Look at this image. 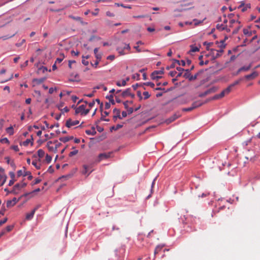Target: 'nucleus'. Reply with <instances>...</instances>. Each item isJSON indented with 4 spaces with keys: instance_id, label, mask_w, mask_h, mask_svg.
I'll use <instances>...</instances> for the list:
<instances>
[{
    "instance_id": "62",
    "label": "nucleus",
    "mask_w": 260,
    "mask_h": 260,
    "mask_svg": "<svg viewBox=\"0 0 260 260\" xmlns=\"http://www.w3.org/2000/svg\"><path fill=\"white\" fill-rule=\"evenodd\" d=\"M8 220L7 218H5L3 220L0 221V226H2L3 224L6 223Z\"/></svg>"
},
{
    "instance_id": "50",
    "label": "nucleus",
    "mask_w": 260,
    "mask_h": 260,
    "mask_svg": "<svg viewBox=\"0 0 260 260\" xmlns=\"http://www.w3.org/2000/svg\"><path fill=\"white\" fill-rule=\"evenodd\" d=\"M242 25H239L237 28H236L235 29H234V30L233 31V34H237L239 30L240 29V28L241 27Z\"/></svg>"
},
{
    "instance_id": "61",
    "label": "nucleus",
    "mask_w": 260,
    "mask_h": 260,
    "mask_svg": "<svg viewBox=\"0 0 260 260\" xmlns=\"http://www.w3.org/2000/svg\"><path fill=\"white\" fill-rule=\"evenodd\" d=\"M123 105L124 106V108L127 109V108H128V104H129V101H126L124 102L123 103Z\"/></svg>"
},
{
    "instance_id": "12",
    "label": "nucleus",
    "mask_w": 260,
    "mask_h": 260,
    "mask_svg": "<svg viewBox=\"0 0 260 260\" xmlns=\"http://www.w3.org/2000/svg\"><path fill=\"white\" fill-rule=\"evenodd\" d=\"M180 116L179 115H177V114H174L173 116L169 118L168 119H166L165 121V122L169 124L175 120L176 119H177Z\"/></svg>"
},
{
    "instance_id": "16",
    "label": "nucleus",
    "mask_w": 260,
    "mask_h": 260,
    "mask_svg": "<svg viewBox=\"0 0 260 260\" xmlns=\"http://www.w3.org/2000/svg\"><path fill=\"white\" fill-rule=\"evenodd\" d=\"M131 91V89L130 88H128L124 90L121 94V95L122 98H125L130 95V92Z\"/></svg>"
},
{
    "instance_id": "6",
    "label": "nucleus",
    "mask_w": 260,
    "mask_h": 260,
    "mask_svg": "<svg viewBox=\"0 0 260 260\" xmlns=\"http://www.w3.org/2000/svg\"><path fill=\"white\" fill-rule=\"evenodd\" d=\"M223 52V50L222 49L217 50L216 49H210V55L212 56V58L213 59H215L220 56Z\"/></svg>"
},
{
    "instance_id": "8",
    "label": "nucleus",
    "mask_w": 260,
    "mask_h": 260,
    "mask_svg": "<svg viewBox=\"0 0 260 260\" xmlns=\"http://www.w3.org/2000/svg\"><path fill=\"white\" fill-rule=\"evenodd\" d=\"M163 74H164L163 70H159V71H155L151 74V78L153 80L157 79L160 78L161 77V76H159V75H161Z\"/></svg>"
},
{
    "instance_id": "3",
    "label": "nucleus",
    "mask_w": 260,
    "mask_h": 260,
    "mask_svg": "<svg viewBox=\"0 0 260 260\" xmlns=\"http://www.w3.org/2000/svg\"><path fill=\"white\" fill-rule=\"evenodd\" d=\"M85 105H80L75 109V114H80L82 115H86L89 112V109H86V105L88 104L87 102L84 101Z\"/></svg>"
},
{
    "instance_id": "14",
    "label": "nucleus",
    "mask_w": 260,
    "mask_h": 260,
    "mask_svg": "<svg viewBox=\"0 0 260 260\" xmlns=\"http://www.w3.org/2000/svg\"><path fill=\"white\" fill-rule=\"evenodd\" d=\"M258 73L256 71L253 72L251 74L247 75L245 76V78L247 80H251L255 78L258 76Z\"/></svg>"
},
{
    "instance_id": "54",
    "label": "nucleus",
    "mask_w": 260,
    "mask_h": 260,
    "mask_svg": "<svg viewBox=\"0 0 260 260\" xmlns=\"http://www.w3.org/2000/svg\"><path fill=\"white\" fill-rule=\"evenodd\" d=\"M46 141V139H40L37 141V143H38V146H40L43 143H44Z\"/></svg>"
},
{
    "instance_id": "43",
    "label": "nucleus",
    "mask_w": 260,
    "mask_h": 260,
    "mask_svg": "<svg viewBox=\"0 0 260 260\" xmlns=\"http://www.w3.org/2000/svg\"><path fill=\"white\" fill-rule=\"evenodd\" d=\"M52 160V157L48 154H46L45 157V161L47 163H50Z\"/></svg>"
},
{
    "instance_id": "60",
    "label": "nucleus",
    "mask_w": 260,
    "mask_h": 260,
    "mask_svg": "<svg viewBox=\"0 0 260 260\" xmlns=\"http://www.w3.org/2000/svg\"><path fill=\"white\" fill-rule=\"evenodd\" d=\"M193 109V108H192V107H190L187 108H183L182 109V111H186V112H188V111H191Z\"/></svg>"
},
{
    "instance_id": "28",
    "label": "nucleus",
    "mask_w": 260,
    "mask_h": 260,
    "mask_svg": "<svg viewBox=\"0 0 260 260\" xmlns=\"http://www.w3.org/2000/svg\"><path fill=\"white\" fill-rule=\"evenodd\" d=\"M184 71L185 72V73L183 75V77L186 79H188L189 78L190 76V70L189 69H186V70H184Z\"/></svg>"
},
{
    "instance_id": "64",
    "label": "nucleus",
    "mask_w": 260,
    "mask_h": 260,
    "mask_svg": "<svg viewBox=\"0 0 260 260\" xmlns=\"http://www.w3.org/2000/svg\"><path fill=\"white\" fill-rule=\"evenodd\" d=\"M126 110L127 111V113L128 114H132L134 111V109L133 108H128Z\"/></svg>"
},
{
    "instance_id": "59",
    "label": "nucleus",
    "mask_w": 260,
    "mask_h": 260,
    "mask_svg": "<svg viewBox=\"0 0 260 260\" xmlns=\"http://www.w3.org/2000/svg\"><path fill=\"white\" fill-rule=\"evenodd\" d=\"M22 187L20 184L17 183L14 185V189H19Z\"/></svg>"
},
{
    "instance_id": "63",
    "label": "nucleus",
    "mask_w": 260,
    "mask_h": 260,
    "mask_svg": "<svg viewBox=\"0 0 260 260\" xmlns=\"http://www.w3.org/2000/svg\"><path fill=\"white\" fill-rule=\"evenodd\" d=\"M71 54L72 55L78 56L79 54V51H75L74 50H72L71 51Z\"/></svg>"
},
{
    "instance_id": "25",
    "label": "nucleus",
    "mask_w": 260,
    "mask_h": 260,
    "mask_svg": "<svg viewBox=\"0 0 260 260\" xmlns=\"http://www.w3.org/2000/svg\"><path fill=\"white\" fill-rule=\"evenodd\" d=\"M117 51L118 52L119 54L120 55H124L126 53L124 52V49L122 47V46L121 47H118L116 49Z\"/></svg>"
},
{
    "instance_id": "18",
    "label": "nucleus",
    "mask_w": 260,
    "mask_h": 260,
    "mask_svg": "<svg viewBox=\"0 0 260 260\" xmlns=\"http://www.w3.org/2000/svg\"><path fill=\"white\" fill-rule=\"evenodd\" d=\"M232 88L229 85L226 88L224 89L222 92H221V95H223L224 96L226 94H228L231 91Z\"/></svg>"
},
{
    "instance_id": "58",
    "label": "nucleus",
    "mask_w": 260,
    "mask_h": 260,
    "mask_svg": "<svg viewBox=\"0 0 260 260\" xmlns=\"http://www.w3.org/2000/svg\"><path fill=\"white\" fill-rule=\"evenodd\" d=\"M23 174H24V171L22 170H19L18 172H17V176L18 177H20L22 175L23 176Z\"/></svg>"
},
{
    "instance_id": "55",
    "label": "nucleus",
    "mask_w": 260,
    "mask_h": 260,
    "mask_svg": "<svg viewBox=\"0 0 260 260\" xmlns=\"http://www.w3.org/2000/svg\"><path fill=\"white\" fill-rule=\"evenodd\" d=\"M0 142L1 143H8L9 144V141L8 140V139L6 138H3V139H2L0 140Z\"/></svg>"
},
{
    "instance_id": "36",
    "label": "nucleus",
    "mask_w": 260,
    "mask_h": 260,
    "mask_svg": "<svg viewBox=\"0 0 260 260\" xmlns=\"http://www.w3.org/2000/svg\"><path fill=\"white\" fill-rule=\"evenodd\" d=\"M59 140L61 142H62L63 143H66V142H67L69 141H70V138H69V137H61V138H59Z\"/></svg>"
},
{
    "instance_id": "24",
    "label": "nucleus",
    "mask_w": 260,
    "mask_h": 260,
    "mask_svg": "<svg viewBox=\"0 0 260 260\" xmlns=\"http://www.w3.org/2000/svg\"><path fill=\"white\" fill-rule=\"evenodd\" d=\"M64 58V54L63 53H60L59 54V56L57 58V59H56V60L55 61V63H57V62L60 63V62H61L63 60Z\"/></svg>"
},
{
    "instance_id": "29",
    "label": "nucleus",
    "mask_w": 260,
    "mask_h": 260,
    "mask_svg": "<svg viewBox=\"0 0 260 260\" xmlns=\"http://www.w3.org/2000/svg\"><path fill=\"white\" fill-rule=\"evenodd\" d=\"M173 61L175 62H176L179 66H185L186 64V62L184 60H178L176 59H174Z\"/></svg>"
},
{
    "instance_id": "22",
    "label": "nucleus",
    "mask_w": 260,
    "mask_h": 260,
    "mask_svg": "<svg viewBox=\"0 0 260 260\" xmlns=\"http://www.w3.org/2000/svg\"><path fill=\"white\" fill-rule=\"evenodd\" d=\"M45 80V78H42L40 79H34V83L35 84H40L43 83Z\"/></svg>"
},
{
    "instance_id": "30",
    "label": "nucleus",
    "mask_w": 260,
    "mask_h": 260,
    "mask_svg": "<svg viewBox=\"0 0 260 260\" xmlns=\"http://www.w3.org/2000/svg\"><path fill=\"white\" fill-rule=\"evenodd\" d=\"M162 248H163L162 245H157L156 247L154 252V255H156V254L158 253V252L161 250Z\"/></svg>"
},
{
    "instance_id": "44",
    "label": "nucleus",
    "mask_w": 260,
    "mask_h": 260,
    "mask_svg": "<svg viewBox=\"0 0 260 260\" xmlns=\"http://www.w3.org/2000/svg\"><path fill=\"white\" fill-rule=\"evenodd\" d=\"M108 98L109 99L110 103L112 104V105H114L115 104V101H114L113 100V95L112 94H111L109 96H108Z\"/></svg>"
},
{
    "instance_id": "7",
    "label": "nucleus",
    "mask_w": 260,
    "mask_h": 260,
    "mask_svg": "<svg viewBox=\"0 0 260 260\" xmlns=\"http://www.w3.org/2000/svg\"><path fill=\"white\" fill-rule=\"evenodd\" d=\"M47 147L48 150L51 152H56V144H55L54 141H48L47 143Z\"/></svg>"
},
{
    "instance_id": "39",
    "label": "nucleus",
    "mask_w": 260,
    "mask_h": 260,
    "mask_svg": "<svg viewBox=\"0 0 260 260\" xmlns=\"http://www.w3.org/2000/svg\"><path fill=\"white\" fill-rule=\"evenodd\" d=\"M203 58V56H200L199 57V60H201L199 64L201 66H203V64H207L208 63H209V61L208 60H206L205 61H202L201 60V59Z\"/></svg>"
},
{
    "instance_id": "26",
    "label": "nucleus",
    "mask_w": 260,
    "mask_h": 260,
    "mask_svg": "<svg viewBox=\"0 0 260 260\" xmlns=\"http://www.w3.org/2000/svg\"><path fill=\"white\" fill-rule=\"evenodd\" d=\"M176 70L179 72V73H178L176 75V77L179 78L182 76V72L184 71V69L181 67H176Z\"/></svg>"
},
{
    "instance_id": "48",
    "label": "nucleus",
    "mask_w": 260,
    "mask_h": 260,
    "mask_svg": "<svg viewBox=\"0 0 260 260\" xmlns=\"http://www.w3.org/2000/svg\"><path fill=\"white\" fill-rule=\"evenodd\" d=\"M47 71V69L46 67H43V66L39 68L38 69L39 72L42 71V72L44 73L45 72H46Z\"/></svg>"
},
{
    "instance_id": "2",
    "label": "nucleus",
    "mask_w": 260,
    "mask_h": 260,
    "mask_svg": "<svg viewBox=\"0 0 260 260\" xmlns=\"http://www.w3.org/2000/svg\"><path fill=\"white\" fill-rule=\"evenodd\" d=\"M256 143L260 144V132L256 136H253L249 140L243 142V145L248 146L251 144L255 145Z\"/></svg>"
},
{
    "instance_id": "51",
    "label": "nucleus",
    "mask_w": 260,
    "mask_h": 260,
    "mask_svg": "<svg viewBox=\"0 0 260 260\" xmlns=\"http://www.w3.org/2000/svg\"><path fill=\"white\" fill-rule=\"evenodd\" d=\"M102 54L99 53V54L95 55V57L96 58V60L100 61L102 59Z\"/></svg>"
},
{
    "instance_id": "49",
    "label": "nucleus",
    "mask_w": 260,
    "mask_h": 260,
    "mask_svg": "<svg viewBox=\"0 0 260 260\" xmlns=\"http://www.w3.org/2000/svg\"><path fill=\"white\" fill-rule=\"evenodd\" d=\"M143 95L144 96V99H147L150 96V95L149 94V93L148 91L144 92Z\"/></svg>"
},
{
    "instance_id": "32",
    "label": "nucleus",
    "mask_w": 260,
    "mask_h": 260,
    "mask_svg": "<svg viewBox=\"0 0 260 260\" xmlns=\"http://www.w3.org/2000/svg\"><path fill=\"white\" fill-rule=\"evenodd\" d=\"M235 23H238L239 24H240V22L238 21V20H236L235 19H231L230 21V27H233V24Z\"/></svg>"
},
{
    "instance_id": "15",
    "label": "nucleus",
    "mask_w": 260,
    "mask_h": 260,
    "mask_svg": "<svg viewBox=\"0 0 260 260\" xmlns=\"http://www.w3.org/2000/svg\"><path fill=\"white\" fill-rule=\"evenodd\" d=\"M252 66V63H250L248 66H244L240 68L237 71V74H239L240 73L242 72L247 71L250 70Z\"/></svg>"
},
{
    "instance_id": "4",
    "label": "nucleus",
    "mask_w": 260,
    "mask_h": 260,
    "mask_svg": "<svg viewBox=\"0 0 260 260\" xmlns=\"http://www.w3.org/2000/svg\"><path fill=\"white\" fill-rule=\"evenodd\" d=\"M113 155V152H108L100 153L95 160L98 163L100 162L103 160L107 159L109 158L112 157Z\"/></svg>"
},
{
    "instance_id": "11",
    "label": "nucleus",
    "mask_w": 260,
    "mask_h": 260,
    "mask_svg": "<svg viewBox=\"0 0 260 260\" xmlns=\"http://www.w3.org/2000/svg\"><path fill=\"white\" fill-rule=\"evenodd\" d=\"M19 200L17 199L16 198H14L12 200H8L7 202V207L8 208H10L11 207L14 206L17 202H18Z\"/></svg>"
},
{
    "instance_id": "34",
    "label": "nucleus",
    "mask_w": 260,
    "mask_h": 260,
    "mask_svg": "<svg viewBox=\"0 0 260 260\" xmlns=\"http://www.w3.org/2000/svg\"><path fill=\"white\" fill-rule=\"evenodd\" d=\"M29 143L30 144L31 146H32V141H31L30 139H27L25 141L23 142L22 145L24 146H26Z\"/></svg>"
},
{
    "instance_id": "52",
    "label": "nucleus",
    "mask_w": 260,
    "mask_h": 260,
    "mask_svg": "<svg viewBox=\"0 0 260 260\" xmlns=\"http://www.w3.org/2000/svg\"><path fill=\"white\" fill-rule=\"evenodd\" d=\"M144 85H147V86H150L152 88H153L155 86L154 84L152 82H146V83H144Z\"/></svg>"
},
{
    "instance_id": "13",
    "label": "nucleus",
    "mask_w": 260,
    "mask_h": 260,
    "mask_svg": "<svg viewBox=\"0 0 260 260\" xmlns=\"http://www.w3.org/2000/svg\"><path fill=\"white\" fill-rule=\"evenodd\" d=\"M113 113L115 114V115L113 116V119L115 121L116 120L117 118H118L120 119H122V117L120 114V110L115 108L113 110Z\"/></svg>"
},
{
    "instance_id": "19",
    "label": "nucleus",
    "mask_w": 260,
    "mask_h": 260,
    "mask_svg": "<svg viewBox=\"0 0 260 260\" xmlns=\"http://www.w3.org/2000/svg\"><path fill=\"white\" fill-rule=\"evenodd\" d=\"M85 133L87 135L91 136H94L96 133L95 128L93 127H92V129L91 130H86Z\"/></svg>"
},
{
    "instance_id": "10",
    "label": "nucleus",
    "mask_w": 260,
    "mask_h": 260,
    "mask_svg": "<svg viewBox=\"0 0 260 260\" xmlns=\"http://www.w3.org/2000/svg\"><path fill=\"white\" fill-rule=\"evenodd\" d=\"M216 28L217 29H218L219 30H220V31H222V30H226V32H230L231 31L230 28H228V26L226 24H218L217 25H216Z\"/></svg>"
},
{
    "instance_id": "53",
    "label": "nucleus",
    "mask_w": 260,
    "mask_h": 260,
    "mask_svg": "<svg viewBox=\"0 0 260 260\" xmlns=\"http://www.w3.org/2000/svg\"><path fill=\"white\" fill-rule=\"evenodd\" d=\"M82 62L85 66H87L89 63L88 61L86 60L85 59H84V56H82Z\"/></svg>"
},
{
    "instance_id": "56",
    "label": "nucleus",
    "mask_w": 260,
    "mask_h": 260,
    "mask_svg": "<svg viewBox=\"0 0 260 260\" xmlns=\"http://www.w3.org/2000/svg\"><path fill=\"white\" fill-rule=\"evenodd\" d=\"M14 228L13 225H8L6 227V230L7 232H10Z\"/></svg>"
},
{
    "instance_id": "5",
    "label": "nucleus",
    "mask_w": 260,
    "mask_h": 260,
    "mask_svg": "<svg viewBox=\"0 0 260 260\" xmlns=\"http://www.w3.org/2000/svg\"><path fill=\"white\" fill-rule=\"evenodd\" d=\"M91 165H83L81 171L82 174L88 176L93 171Z\"/></svg>"
},
{
    "instance_id": "31",
    "label": "nucleus",
    "mask_w": 260,
    "mask_h": 260,
    "mask_svg": "<svg viewBox=\"0 0 260 260\" xmlns=\"http://www.w3.org/2000/svg\"><path fill=\"white\" fill-rule=\"evenodd\" d=\"M202 105V103H201L200 102H195L192 103L191 107L192 108H193V109H194L198 108Z\"/></svg>"
},
{
    "instance_id": "1",
    "label": "nucleus",
    "mask_w": 260,
    "mask_h": 260,
    "mask_svg": "<svg viewBox=\"0 0 260 260\" xmlns=\"http://www.w3.org/2000/svg\"><path fill=\"white\" fill-rule=\"evenodd\" d=\"M38 156L34 155V166L37 169H40L41 166V159L45 155V152L42 149H39L37 152Z\"/></svg>"
},
{
    "instance_id": "57",
    "label": "nucleus",
    "mask_w": 260,
    "mask_h": 260,
    "mask_svg": "<svg viewBox=\"0 0 260 260\" xmlns=\"http://www.w3.org/2000/svg\"><path fill=\"white\" fill-rule=\"evenodd\" d=\"M60 110L61 111V112L62 113H63L64 112L67 113L69 111V109L67 107H66L64 108H63L62 109H61Z\"/></svg>"
},
{
    "instance_id": "27",
    "label": "nucleus",
    "mask_w": 260,
    "mask_h": 260,
    "mask_svg": "<svg viewBox=\"0 0 260 260\" xmlns=\"http://www.w3.org/2000/svg\"><path fill=\"white\" fill-rule=\"evenodd\" d=\"M23 169H24L23 176H28V178L29 180H31L32 179V176L31 175V172H29V171H25V167H23Z\"/></svg>"
},
{
    "instance_id": "21",
    "label": "nucleus",
    "mask_w": 260,
    "mask_h": 260,
    "mask_svg": "<svg viewBox=\"0 0 260 260\" xmlns=\"http://www.w3.org/2000/svg\"><path fill=\"white\" fill-rule=\"evenodd\" d=\"M32 218V210L29 213H27L26 215V217H25L24 220L23 222H22L21 223V224H22L24 222V221L26 220H30Z\"/></svg>"
},
{
    "instance_id": "46",
    "label": "nucleus",
    "mask_w": 260,
    "mask_h": 260,
    "mask_svg": "<svg viewBox=\"0 0 260 260\" xmlns=\"http://www.w3.org/2000/svg\"><path fill=\"white\" fill-rule=\"evenodd\" d=\"M122 47L124 50H127L129 51L131 49V47H130L129 44H123Z\"/></svg>"
},
{
    "instance_id": "47",
    "label": "nucleus",
    "mask_w": 260,
    "mask_h": 260,
    "mask_svg": "<svg viewBox=\"0 0 260 260\" xmlns=\"http://www.w3.org/2000/svg\"><path fill=\"white\" fill-rule=\"evenodd\" d=\"M198 73H197L194 76H192V75H190V77L189 78V81H192V80H194L196 79L197 77H198Z\"/></svg>"
},
{
    "instance_id": "41",
    "label": "nucleus",
    "mask_w": 260,
    "mask_h": 260,
    "mask_svg": "<svg viewBox=\"0 0 260 260\" xmlns=\"http://www.w3.org/2000/svg\"><path fill=\"white\" fill-rule=\"evenodd\" d=\"M78 153V150L75 149L74 150L70 152L69 156L70 157H72L73 156L77 154Z\"/></svg>"
},
{
    "instance_id": "9",
    "label": "nucleus",
    "mask_w": 260,
    "mask_h": 260,
    "mask_svg": "<svg viewBox=\"0 0 260 260\" xmlns=\"http://www.w3.org/2000/svg\"><path fill=\"white\" fill-rule=\"evenodd\" d=\"M79 123V121L78 120H72L71 119H69L67 120L66 123V125L68 127H71L73 126H75Z\"/></svg>"
},
{
    "instance_id": "37",
    "label": "nucleus",
    "mask_w": 260,
    "mask_h": 260,
    "mask_svg": "<svg viewBox=\"0 0 260 260\" xmlns=\"http://www.w3.org/2000/svg\"><path fill=\"white\" fill-rule=\"evenodd\" d=\"M190 48H191L190 51H191L192 52H196L199 50V49L198 48V47L193 46V45H191Z\"/></svg>"
},
{
    "instance_id": "40",
    "label": "nucleus",
    "mask_w": 260,
    "mask_h": 260,
    "mask_svg": "<svg viewBox=\"0 0 260 260\" xmlns=\"http://www.w3.org/2000/svg\"><path fill=\"white\" fill-rule=\"evenodd\" d=\"M7 132L9 133L10 135H12L13 134V128L12 126H10L7 128L6 129Z\"/></svg>"
},
{
    "instance_id": "17",
    "label": "nucleus",
    "mask_w": 260,
    "mask_h": 260,
    "mask_svg": "<svg viewBox=\"0 0 260 260\" xmlns=\"http://www.w3.org/2000/svg\"><path fill=\"white\" fill-rule=\"evenodd\" d=\"M36 134L38 136L42 135V129H39V127L37 125H34V134Z\"/></svg>"
},
{
    "instance_id": "33",
    "label": "nucleus",
    "mask_w": 260,
    "mask_h": 260,
    "mask_svg": "<svg viewBox=\"0 0 260 260\" xmlns=\"http://www.w3.org/2000/svg\"><path fill=\"white\" fill-rule=\"evenodd\" d=\"M70 17L71 18H72L73 19L80 22L81 24L83 23V21H82V18L80 17H78V16L75 17V16H70Z\"/></svg>"
},
{
    "instance_id": "42",
    "label": "nucleus",
    "mask_w": 260,
    "mask_h": 260,
    "mask_svg": "<svg viewBox=\"0 0 260 260\" xmlns=\"http://www.w3.org/2000/svg\"><path fill=\"white\" fill-rule=\"evenodd\" d=\"M213 44V43H208L207 42H205L204 43V45L206 46V48L207 50H209V47L211 46Z\"/></svg>"
},
{
    "instance_id": "45",
    "label": "nucleus",
    "mask_w": 260,
    "mask_h": 260,
    "mask_svg": "<svg viewBox=\"0 0 260 260\" xmlns=\"http://www.w3.org/2000/svg\"><path fill=\"white\" fill-rule=\"evenodd\" d=\"M223 95H221V93L220 94L215 95L213 98L212 100H217L220 98H223Z\"/></svg>"
},
{
    "instance_id": "20",
    "label": "nucleus",
    "mask_w": 260,
    "mask_h": 260,
    "mask_svg": "<svg viewBox=\"0 0 260 260\" xmlns=\"http://www.w3.org/2000/svg\"><path fill=\"white\" fill-rule=\"evenodd\" d=\"M217 90V88L216 87H212L208 90H206L204 93L203 94L204 95H206L207 94H209L211 93L215 92Z\"/></svg>"
},
{
    "instance_id": "38",
    "label": "nucleus",
    "mask_w": 260,
    "mask_h": 260,
    "mask_svg": "<svg viewBox=\"0 0 260 260\" xmlns=\"http://www.w3.org/2000/svg\"><path fill=\"white\" fill-rule=\"evenodd\" d=\"M116 85L118 86H125L126 84V81H122V82L121 83L120 81H117L116 82Z\"/></svg>"
},
{
    "instance_id": "35",
    "label": "nucleus",
    "mask_w": 260,
    "mask_h": 260,
    "mask_svg": "<svg viewBox=\"0 0 260 260\" xmlns=\"http://www.w3.org/2000/svg\"><path fill=\"white\" fill-rule=\"evenodd\" d=\"M122 126H123V125L118 124L116 126H112L111 128V131H112V130L117 131V130L119 129V128L122 127Z\"/></svg>"
},
{
    "instance_id": "23",
    "label": "nucleus",
    "mask_w": 260,
    "mask_h": 260,
    "mask_svg": "<svg viewBox=\"0 0 260 260\" xmlns=\"http://www.w3.org/2000/svg\"><path fill=\"white\" fill-rule=\"evenodd\" d=\"M45 80V78H42L40 79H34V83L35 84H40L43 83Z\"/></svg>"
}]
</instances>
